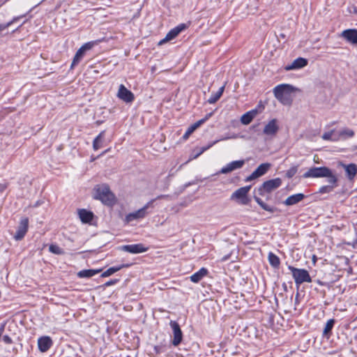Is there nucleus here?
<instances>
[{
  "label": "nucleus",
  "instance_id": "obj_1",
  "mask_svg": "<svg viewBox=\"0 0 357 357\" xmlns=\"http://www.w3.org/2000/svg\"><path fill=\"white\" fill-rule=\"evenodd\" d=\"M304 178H328L329 183L333 186L336 185L337 182V176L332 170L325 166L312 167L309 169L304 174Z\"/></svg>",
  "mask_w": 357,
  "mask_h": 357
},
{
  "label": "nucleus",
  "instance_id": "obj_2",
  "mask_svg": "<svg viewBox=\"0 0 357 357\" xmlns=\"http://www.w3.org/2000/svg\"><path fill=\"white\" fill-rule=\"evenodd\" d=\"M93 197L107 206H112L116 202L115 195L106 184L98 185L94 188Z\"/></svg>",
  "mask_w": 357,
  "mask_h": 357
},
{
  "label": "nucleus",
  "instance_id": "obj_3",
  "mask_svg": "<svg viewBox=\"0 0 357 357\" xmlns=\"http://www.w3.org/2000/svg\"><path fill=\"white\" fill-rule=\"evenodd\" d=\"M297 90L294 86L289 84H282L273 89L275 97L282 104L289 105L291 102V95Z\"/></svg>",
  "mask_w": 357,
  "mask_h": 357
},
{
  "label": "nucleus",
  "instance_id": "obj_4",
  "mask_svg": "<svg viewBox=\"0 0 357 357\" xmlns=\"http://www.w3.org/2000/svg\"><path fill=\"white\" fill-rule=\"evenodd\" d=\"M281 179L276 178L267 181L258 188L259 195L266 198L268 197V195L271 192L278 188L281 185Z\"/></svg>",
  "mask_w": 357,
  "mask_h": 357
},
{
  "label": "nucleus",
  "instance_id": "obj_5",
  "mask_svg": "<svg viewBox=\"0 0 357 357\" xmlns=\"http://www.w3.org/2000/svg\"><path fill=\"white\" fill-rule=\"evenodd\" d=\"M288 268L291 271L296 284H300L303 282H310L312 281L308 271L305 269L296 268L292 266H289Z\"/></svg>",
  "mask_w": 357,
  "mask_h": 357
},
{
  "label": "nucleus",
  "instance_id": "obj_6",
  "mask_svg": "<svg viewBox=\"0 0 357 357\" xmlns=\"http://www.w3.org/2000/svg\"><path fill=\"white\" fill-rule=\"evenodd\" d=\"M250 189V185L238 188L231 195V199H235L243 204H248L250 201L248 197Z\"/></svg>",
  "mask_w": 357,
  "mask_h": 357
},
{
  "label": "nucleus",
  "instance_id": "obj_7",
  "mask_svg": "<svg viewBox=\"0 0 357 357\" xmlns=\"http://www.w3.org/2000/svg\"><path fill=\"white\" fill-rule=\"evenodd\" d=\"M116 96L126 102H131L134 100L133 93L123 84L119 86Z\"/></svg>",
  "mask_w": 357,
  "mask_h": 357
},
{
  "label": "nucleus",
  "instance_id": "obj_8",
  "mask_svg": "<svg viewBox=\"0 0 357 357\" xmlns=\"http://www.w3.org/2000/svg\"><path fill=\"white\" fill-rule=\"evenodd\" d=\"M307 65V60L303 57H298L294 59L290 64L284 67L286 71L298 70L305 67Z\"/></svg>",
  "mask_w": 357,
  "mask_h": 357
},
{
  "label": "nucleus",
  "instance_id": "obj_9",
  "mask_svg": "<svg viewBox=\"0 0 357 357\" xmlns=\"http://www.w3.org/2000/svg\"><path fill=\"white\" fill-rule=\"evenodd\" d=\"M146 208H147V206H145L135 212H132V213H130L128 215H126L124 218L125 222L128 223L131 221L137 220L144 218L146 215Z\"/></svg>",
  "mask_w": 357,
  "mask_h": 357
},
{
  "label": "nucleus",
  "instance_id": "obj_10",
  "mask_svg": "<svg viewBox=\"0 0 357 357\" xmlns=\"http://www.w3.org/2000/svg\"><path fill=\"white\" fill-rule=\"evenodd\" d=\"M185 28L184 24H180L179 26L171 29L165 36V37L158 42V45H161L165 43L174 39L177 35Z\"/></svg>",
  "mask_w": 357,
  "mask_h": 357
},
{
  "label": "nucleus",
  "instance_id": "obj_11",
  "mask_svg": "<svg viewBox=\"0 0 357 357\" xmlns=\"http://www.w3.org/2000/svg\"><path fill=\"white\" fill-rule=\"evenodd\" d=\"M270 167L268 163L261 164L249 176L245 178L246 181L255 179L264 174Z\"/></svg>",
  "mask_w": 357,
  "mask_h": 357
},
{
  "label": "nucleus",
  "instance_id": "obj_12",
  "mask_svg": "<svg viewBox=\"0 0 357 357\" xmlns=\"http://www.w3.org/2000/svg\"><path fill=\"white\" fill-rule=\"evenodd\" d=\"M338 165L344 169L346 176L350 181L354 180L357 174V165L356 164L350 163L344 165L342 162H339Z\"/></svg>",
  "mask_w": 357,
  "mask_h": 357
},
{
  "label": "nucleus",
  "instance_id": "obj_13",
  "mask_svg": "<svg viewBox=\"0 0 357 357\" xmlns=\"http://www.w3.org/2000/svg\"><path fill=\"white\" fill-rule=\"evenodd\" d=\"M169 324L173 329V333H174V339H173L172 343L174 346H176L182 340V337H183L182 332L179 327V325L176 321H171Z\"/></svg>",
  "mask_w": 357,
  "mask_h": 357
},
{
  "label": "nucleus",
  "instance_id": "obj_14",
  "mask_svg": "<svg viewBox=\"0 0 357 357\" xmlns=\"http://www.w3.org/2000/svg\"><path fill=\"white\" fill-rule=\"evenodd\" d=\"M305 197V195L302 192L293 194L286 198L284 201V204L287 206H293L301 202Z\"/></svg>",
  "mask_w": 357,
  "mask_h": 357
},
{
  "label": "nucleus",
  "instance_id": "obj_15",
  "mask_svg": "<svg viewBox=\"0 0 357 357\" xmlns=\"http://www.w3.org/2000/svg\"><path fill=\"white\" fill-rule=\"evenodd\" d=\"M28 223L27 218H23L20 220L19 228L15 235V238L17 241L21 240L24 236L28 230Z\"/></svg>",
  "mask_w": 357,
  "mask_h": 357
},
{
  "label": "nucleus",
  "instance_id": "obj_16",
  "mask_svg": "<svg viewBox=\"0 0 357 357\" xmlns=\"http://www.w3.org/2000/svg\"><path fill=\"white\" fill-rule=\"evenodd\" d=\"M244 162H245L243 160L232 161V162L228 163L225 167H223L220 169V173L227 174L234 169H239L244 165Z\"/></svg>",
  "mask_w": 357,
  "mask_h": 357
},
{
  "label": "nucleus",
  "instance_id": "obj_17",
  "mask_svg": "<svg viewBox=\"0 0 357 357\" xmlns=\"http://www.w3.org/2000/svg\"><path fill=\"white\" fill-rule=\"evenodd\" d=\"M52 344V340L49 336H43L38 340V349L41 352L47 351Z\"/></svg>",
  "mask_w": 357,
  "mask_h": 357
},
{
  "label": "nucleus",
  "instance_id": "obj_18",
  "mask_svg": "<svg viewBox=\"0 0 357 357\" xmlns=\"http://www.w3.org/2000/svg\"><path fill=\"white\" fill-rule=\"evenodd\" d=\"M349 43L357 45V30L356 29H347L344 30L341 33Z\"/></svg>",
  "mask_w": 357,
  "mask_h": 357
},
{
  "label": "nucleus",
  "instance_id": "obj_19",
  "mask_svg": "<svg viewBox=\"0 0 357 357\" xmlns=\"http://www.w3.org/2000/svg\"><path fill=\"white\" fill-rule=\"evenodd\" d=\"M278 130V126L275 119L271 120L264 128V134L267 135H273Z\"/></svg>",
  "mask_w": 357,
  "mask_h": 357
},
{
  "label": "nucleus",
  "instance_id": "obj_20",
  "mask_svg": "<svg viewBox=\"0 0 357 357\" xmlns=\"http://www.w3.org/2000/svg\"><path fill=\"white\" fill-rule=\"evenodd\" d=\"M122 250L130 253H141L146 252L147 248L144 247L142 244L124 245L122 247Z\"/></svg>",
  "mask_w": 357,
  "mask_h": 357
},
{
  "label": "nucleus",
  "instance_id": "obj_21",
  "mask_svg": "<svg viewBox=\"0 0 357 357\" xmlns=\"http://www.w3.org/2000/svg\"><path fill=\"white\" fill-rule=\"evenodd\" d=\"M92 47V45L89 43L84 44L76 52L71 67H73L76 63H77L79 59L83 56L85 50L91 49Z\"/></svg>",
  "mask_w": 357,
  "mask_h": 357
},
{
  "label": "nucleus",
  "instance_id": "obj_22",
  "mask_svg": "<svg viewBox=\"0 0 357 357\" xmlns=\"http://www.w3.org/2000/svg\"><path fill=\"white\" fill-rule=\"evenodd\" d=\"M211 116V114L206 116L205 118L200 119V120L197 121V122H195V123H193L192 125H191L187 129L186 132H185V134L183 135V138L185 139H188V137L191 135V133H192L199 126H200L204 122H205L207 120V119L208 118V116Z\"/></svg>",
  "mask_w": 357,
  "mask_h": 357
},
{
  "label": "nucleus",
  "instance_id": "obj_23",
  "mask_svg": "<svg viewBox=\"0 0 357 357\" xmlns=\"http://www.w3.org/2000/svg\"><path fill=\"white\" fill-rule=\"evenodd\" d=\"M257 109H255L247 112L241 117V122L243 125L249 124L257 114Z\"/></svg>",
  "mask_w": 357,
  "mask_h": 357
},
{
  "label": "nucleus",
  "instance_id": "obj_24",
  "mask_svg": "<svg viewBox=\"0 0 357 357\" xmlns=\"http://www.w3.org/2000/svg\"><path fill=\"white\" fill-rule=\"evenodd\" d=\"M100 271L101 269H85L79 271L77 275L80 278H91Z\"/></svg>",
  "mask_w": 357,
  "mask_h": 357
},
{
  "label": "nucleus",
  "instance_id": "obj_25",
  "mask_svg": "<svg viewBox=\"0 0 357 357\" xmlns=\"http://www.w3.org/2000/svg\"><path fill=\"white\" fill-rule=\"evenodd\" d=\"M207 273V270L205 268H202L190 276V280L195 283L198 282L202 278L206 275Z\"/></svg>",
  "mask_w": 357,
  "mask_h": 357
},
{
  "label": "nucleus",
  "instance_id": "obj_26",
  "mask_svg": "<svg viewBox=\"0 0 357 357\" xmlns=\"http://www.w3.org/2000/svg\"><path fill=\"white\" fill-rule=\"evenodd\" d=\"M79 218L83 222H89L93 219V213L85 209H81L78 211Z\"/></svg>",
  "mask_w": 357,
  "mask_h": 357
},
{
  "label": "nucleus",
  "instance_id": "obj_27",
  "mask_svg": "<svg viewBox=\"0 0 357 357\" xmlns=\"http://www.w3.org/2000/svg\"><path fill=\"white\" fill-rule=\"evenodd\" d=\"M270 264L273 267H278L280 263L279 257L275 254L270 252L268 256Z\"/></svg>",
  "mask_w": 357,
  "mask_h": 357
},
{
  "label": "nucleus",
  "instance_id": "obj_28",
  "mask_svg": "<svg viewBox=\"0 0 357 357\" xmlns=\"http://www.w3.org/2000/svg\"><path fill=\"white\" fill-rule=\"evenodd\" d=\"M123 267H124L123 265L116 266V267H111V268H108L107 270H106L105 272H103L101 274V277H102V278L108 277V276L112 275L113 273H114L115 272L119 271Z\"/></svg>",
  "mask_w": 357,
  "mask_h": 357
},
{
  "label": "nucleus",
  "instance_id": "obj_29",
  "mask_svg": "<svg viewBox=\"0 0 357 357\" xmlns=\"http://www.w3.org/2000/svg\"><path fill=\"white\" fill-rule=\"evenodd\" d=\"M223 90H224V87L223 86L220 87L218 91L215 94L211 96L209 98V99L208 100V102L209 103H214V102H215L220 98V96H222Z\"/></svg>",
  "mask_w": 357,
  "mask_h": 357
},
{
  "label": "nucleus",
  "instance_id": "obj_30",
  "mask_svg": "<svg viewBox=\"0 0 357 357\" xmlns=\"http://www.w3.org/2000/svg\"><path fill=\"white\" fill-rule=\"evenodd\" d=\"M334 322H335V321L333 319H331L328 320V321L326 322V324L325 326V328L324 329V331H323L324 335H326L330 333V331H331V329L333 327Z\"/></svg>",
  "mask_w": 357,
  "mask_h": 357
},
{
  "label": "nucleus",
  "instance_id": "obj_31",
  "mask_svg": "<svg viewBox=\"0 0 357 357\" xmlns=\"http://www.w3.org/2000/svg\"><path fill=\"white\" fill-rule=\"evenodd\" d=\"M49 250L52 253L56 254V255H62L63 254V251L61 248H60L56 245H50L49 247Z\"/></svg>",
  "mask_w": 357,
  "mask_h": 357
},
{
  "label": "nucleus",
  "instance_id": "obj_32",
  "mask_svg": "<svg viewBox=\"0 0 357 357\" xmlns=\"http://www.w3.org/2000/svg\"><path fill=\"white\" fill-rule=\"evenodd\" d=\"M102 133H100L99 135H98L96 137V138L94 139L93 141V149H98L100 145H101V143H102Z\"/></svg>",
  "mask_w": 357,
  "mask_h": 357
},
{
  "label": "nucleus",
  "instance_id": "obj_33",
  "mask_svg": "<svg viewBox=\"0 0 357 357\" xmlns=\"http://www.w3.org/2000/svg\"><path fill=\"white\" fill-rule=\"evenodd\" d=\"M255 201L257 202V204L264 210L268 211H272L273 210L264 202H263L259 198L255 197Z\"/></svg>",
  "mask_w": 357,
  "mask_h": 357
},
{
  "label": "nucleus",
  "instance_id": "obj_34",
  "mask_svg": "<svg viewBox=\"0 0 357 357\" xmlns=\"http://www.w3.org/2000/svg\"><path fill=\"white\" fill-rule=\"evenodd\" d=\"M354 132L350 129H345L340 132V136H344V137H351L354 136Z\"/></svg>",
  "mask_w": 357,
  "mask_h": 357
},
{
  "label": "nucleus",
  "instance_id": "obj_35",
  "mask_svg": "<svg viewBox=\"0 0 357 357\" xmlns=\"http://www.w3.org/2000/svg\"><path fill=\"white\" fill-rule=\"evenodd\" d=\"M334 133V130H332L331 131L326 132L323 134L322 139L324 140H331L332 139V135Z\"/></svg>",
  "mask_w": 357,
  "mask_h": 357
},
{
  "label": "nucleus",
  "instance_id": "obj_36",
  "mask_svg": "<svg viewBox=\"0 0 357 357\" xmlns=\"http://www.w3.org/2000/svg\"><path fill=\"white\" fill-rule=\"evenodd\" d=\"M215 143V142H213V143H212L211 144L208 145V146H206V147H203V148H202V149L199 151V152L195 155V157L196 158V157H197L198 155H199L201 153H202L204 151H205L206 150H207L208 148H210V147H211L213 144H214Z\"/></svg>",
  "mask_w": 357,
  "mask_h": 357
},
{
  "label": "nucleus",
  "instance_id": "obj_37",
  "mask_svg": "<svg viewBox=\"0 0 357 357\" xmlns=\"http://www.w3.org/2000/svg\"><path fill=\"white\" fill-rule=\"evenodd\" d=\"M296 168L294 167L288 172L287 174L289 176H291L292 175H294L296 173Z\"/></svg>",
  "mask_w": 357,
  "mask_h": 357
},
{
  "label": "nucleus",
  "instance_id": "obj_38",
  "mask_svg": "<svg viewBox=\"0 0 357 357\" xmlns=\"http://www.w3.org/2000/svg\"><path fill=\"white\" fill-rule=\"evenodd\" d=\"M317 256H316L315 255H313L312 256V264H313V265H315V264H316V263H317Z\"/></svg>",
  "mask_w": 357,
  "mask_h": 357
},
{
  "label": "nucleus",
  "instance_id": "obj_39",
  "mask_svg": "<svg viewBox=\"0 0 357 357\" xmlns=\"http://www.w3.org/2000/svg\"><path fill=\"white\" fill-rule=\"evenodd\" d=\"M3 340H4L5 342H6L8 343H10L11 342V339L8 336H7V335L3 337Z\"/></svg>",
  "mask_w": 357,
  "mask_h": 357
},
{
  "label": "nucleus",
  "instance_id": "obj_40",
  "mask_svg": "<svg viewBox=\"0 0 357 357\" xmlns=\"http://www.w3.org/2000/svg\"><path fill=\"white\" fill-rule=\"evenodd\" d=\"M8 24H0V31H2L3 29H6V27L8 26Z\"/></svg>",
  "mask_w": 357,
  "mask_h": 357
},
{
  "label": "nucleus",
  "instance_id": "obj_41",
  "mask_svg": "<svg viewBox=\"0 0 357 357\" xmlns=\"http://www.w3.org/2000/svg\"><path fill=\"white\" fill-rule=\"evenodd\" d=\"M3 326H1L0 327V337L1 336V335L3 333Z\"/></svg>",
  "mask_w": 357,
  "mask_h": 357
},
{
  "label": "nucleus",
  "instance_id": "obj_42",
  "mask_svg": "<svg viewBox=\"0 0 357 357\" xmlns=\"http://www.w3.org/2000/svg\"><path fill=\"white\" fill-rule=\"evenodd\" d=\"M326 189V187L323 186L320 188V192H325V190Z\"/></svg>",
  "mask_w": 357,
  "mask_h": 357
},
{
  "label": "nucleus",
  "instance_id": "obj_43",
  "mask_svg": "<svg viewBox=\"0 0 357 357\" xmlns=\"http://www.w3.org/2000/svg\"><path fill=\"white\" fill-rule=\"evenodd\" d=\"M112 283H113V282H107V284H112Z\"/></svg>",
  "mask_w": 357,
  "mask_h": 357
}]
</instances>
